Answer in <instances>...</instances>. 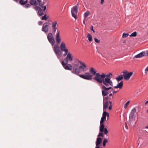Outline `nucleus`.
<instances>
[{"instance_id": "nucleus-1", "label": "nucleus", "mask_w": 148, "mask_h": 148, "mask_svg": "<svg viewBox=\"0 0 148 148\" xmlns=\"http://www.w3.org/2000/svg\"><path fill=\"white\" fill-rule=\"evenodd\" d=\"M90 74L91 76V79L89 80H91L92 79L95 80L98 83L101 84L103 83L105 86V82L104 76L102 73L101 74H100L99 73H96V70L93 68L91 67L89 71Z\"/></svg>"}, {"instance_id": "nucleus-2", "label": "nucleus", "mask_w": 148, "mask_h": 148, "mask_svg": "<svg viewBox=\"0 0 148 148\" xmlns=\"http://www.w3.org/2000/svg\"><path fill=\"white\" fill-rule=\"evenodd\" d=\"M79 65L78 64H74L73 65V71L71 72L73 74L78 75L80 77L86 80L91 79L92 77L89 72H86L84 75H79L78 73L80 72L79 70Z\"/></svg>"}, {"instance_id": "nucleus-3", "label": "nucleus", "mask_w": 148, "mask_h": 148, "mask_svg": "<svg viewBox=\"0 0 148 148\" xmlns=\"http://www.w3.org/2000/svg\"><path fill=\"white\" fill-rule=\"evenodd\" d=\"M107 112L106 111H104L102 115V117L101 118L100 121V126L99 127V130L101 132H104L105 134L106 135L108 133L107 129L104 128L105 125L103 124L104 121L106 119Z\"/></svg>"}, {"instance_id": "nucleus-4", "label": "nucleus", "mask_w": 148, "mask_h": 148, "mask_svg": "<svg viewBox=\"0 0 148 148\" xmlns=\"http://www.w3.org/2000/svg\"><path fill=\"white\" fill-rule=\"evenodd\" d=\"M45 3H43L42 6H34L33 7L36 11H38V14L39 16H42L43 15L46 9V6L45 5Z\"/></svg>"}, {"instance_id": "nucleus-5", "label": "nucleus", "mask_w": 148, "mask_h": 148, "mask_svg": "<svg viewBox=\"0 0 148 148\" xmlns=\"http://www.w3.org/2000/svg\"><path fill=\"white\" fill-rule=\"evenodd\" d=\"M103 76H104V80L105 83V86L106 87L109 86V85L112 86L113 83L111 80L110 79V76H112V74L111 73H109L108 74L105 75V73H103Z\"/></svg>"}, {"instance_id": "nucleus-6", "label": "nucleus", "mask_w": 148, "mask_h": 148, "mask_svg": "<svg viewBox=\"0 0 148 148\" xmlns=\"http://www.w3.org/2000/svg\"><path fill=\"white\" fill-rule=\"evenodd\" d=\"M73 57L72 54L70 52H69L68 55L64 59V60L61 62L62 65H66L68 63L69 61L71 62L73 60Z\"/></svg>"}, {"instance_id": "nucleus-7", "label": "nucleus", "mask_w": 148, "mask_h": 148, "mask_svg": "<svg viewBox=\"0 0 148 148\" xmlns=\"http://www.w3.org/2000/svg\"><path fill=\"white\" fill-rule=\"evenodd\" d=\"M53 51L58 58L60 59V57L62 56V53L59 49L58 45L56 44L54 45Z\"/></svg>"}, {"instance_id": "nucleus-8", "label": "nucleus", "mask_w": 148, "mask_h": 148, "mask_svg": "<svg viewBox=\"0 0 148 148\" xmlns=\"http://www.w3.org/2000/svg\"><path fill=\"white\" fill-rule=\"evenodd\" d=\"M48 40L52 46H53L55 43V39L53 37L52 34L49 33L47 36Z\"/></svg>"}, {"instance_id": "nucleus-9", "label": "nucleus", "mask_w": 148, "mask_h": 148, "mask_svg": "<svg viewBox=\"0 0 148 148\" xmlns=\"http://www.w3.org/2000/svg\"><path fill=\"white\" fill-rule=\"evenodd\" d=\"M124 78L125 80H128L133 74L132 72L129 73L127 70H124L123 72Z\"/></svg>"}, {"instance_id": "nucleus-10", "label": "nucleus", "mask_w": 148, "mask_h": 148, "mask_svg": "<svg viewBox=\"0 0 148 148\" xmlns=\"http://www.w3.org/2000/svg\"><path fill=\"white\" fill-rule=\"evenodd\" d=\"M71 13L72 16L75 19L77 18V14L78 12V8L77 6H74L71 9Z\"/></svg>"}, {"instance_id": "nucleus-11", "label": "nucleus", "mask_w": 148, "mask_h": 148, "mask_svg": "<svg viewBox=\"0 0 148 148\" xmlns=\"http://www.w3.org/2000/svg\"><path fill=\"white\" fill-rule=\"evenodd\" d=\"M49 24L47 22L44 23L42 28V31L45 33H47L49 29Z\"/></svg>"}, {"instance_id": "nucleus-12", "label": "nucleus", "mask_w": 148, "mask_h": 148, "mask_svg": "<svg viewBox=\"0 0 148 148\" xmlns=\"http://www.w3.org/2000/svg\"><path fill=\"white\" fill-rule=\"evenodd\" d=\"M60 31L59 30H58L57 31L56 36V42L58 44H60L61 40V39L60 35Z\"/></svg>"}, {"instance_id": "nucleus-13", "label": "nucleus", "mask_w": 148, "mask_h": 148, "mask_svg": "<svg viewBox=\"0 0 148 148\" xmlns=\"http://www.w3.org/2000/svg\"><path fill=\"white\" fill-rule=\"evenodd\" d=\"M79 62L82 65L79 66V71L81 70L82 71L84 72L85 71L84 69L86 67V65L83 62L79 61Z\"/></svg>"}, {"instance_id": "nucleus-14", "label": "nucleus", "mask_w": 148, "mask_h": 148, "mask_svg": "<svg viewBox=\"0 0 148 148\" xmlns=\"http://www.w3.org/2000/svg\"><path fill=\"white\" fill-rule=\"evenodd\" d=\"M57 24V21H55L52 23V32L53 34L55 33L56 31Z\"/></svg>"}, {"instance_id": "nucleus-15", "label": "nucleus", "mask_w": 148, "mask_h": 148, "mask_svg": "<svg viewBox=\"0 0 148 148\" xmlns=\"http://www.w3.org/2000/svg\"><path fill=\"white\" fill-rule=\"evenodd\" d=\"M29 3H30L31 5L33 6H37L38 5L39 6H42L43 5L42 3H40V4L36 0H31V1L29 2Z\"/></svg>"}, {"instance_id": "nucleus-16", "label": "nucleus", "mask_w": 148, "mask_h": 148, "mask_svg": "<svg viewBox=\"0 0 148 148\" xmlns=\"http://www.w3.org/2000/svg\"><path fill=\"white\" fill-rule=\"evenodd\" d=\"M60 48L61 50L63 51L68 50V49L66 47L65 44L64 42H62L61 43L60 46Z\"/></svg>"}, {"instance_id": "nucleus-17", "label": "nucleus", "mask_w": 148, "mask_h": 148, "mask_svg": "<svg viewBox=\"0 0 148 148\" xmlns=\"http://www.w3.org/2000/svg\"><path fill=\"white\" fill-rule=\"evenodd\" d=\"M145 51H143L140 52V53L136 55L135 57L136 58H140L143 56H146L145 55Z\"/></svg>"}, {"instance_id": "nucleus-18", "label": "nucleus", "mask_w": 148, "mask_h": 148, "mask_svg": "<svg viewBox=\"0 0 148 148\" xmlns=\"http://www.w3.org/2000/svg\"><path fill=\"white\" fill-rule=\"evenodd\" d=\"M65 69L67 70H71L72 69V66L70 64H67L66 65H62Z\"/></svg>"}, {"instance_id": "nucleus-19", "label": "nucleus", "mask_w": 148, "mask_h": 148, "mask_svg": "<svg viewBox=\"0 0 148 148\" xmlns=\"http://www.w3.org/2000/svg\"><path fill=\"white\" fill-rule=\"evenodd\" d=\"M102 138L100 137H98L97 139L96 143V145L97 146H99L102 142Z\"/></svg>"}, {"instance_id": "nucleus-20", "label": "nucleus", "mask_w": 148, "mask_h": 148, "mask_svg": "<svg viewBox=\"0 0 148 148\" xmlns=\"http://www.w3.org/2000/svg\"><path fill=\"white\" fill-rule=\"evenodd\" d=\"M123 86V81H121L120 83H119L116 86H114V88H119L120 89H121L122 88Z\"/></svg>"}, {"instance_id": "nucleus-21", "label": "nucleus", "mask_w": 148, "mask_h": 148, "mask_svg": "<svg viewBox=\"0 0 148 148\" xmlns=\"http://www.w3.org/2000/svg\"><path fill=\"white\" fill-rule=\"evenodd\" d=\"M108 101H106V102L103 101V111L105 110L108 106Z\"/></svg>"}, {"instance_id": "nucleus-22", "label": "nucleus", "mask_w": 148, "mask_h": 148, "mask_svg": "<svg viewBox=\"0 0 148 148\" xmlns=\"http://www.w3.org/2000/svg\"><path fill=\"white\" fill-rule=\"evenodd\" d=\"M24 0H20L19 1V3L20 4L22 5H25L28 2V0H26L24 1Z\"/></svg>"}, {"instance_id": "nucleus-23", "label": "nucleus", "mask_w": 148, "mask_h": 148, "mask_svg": "<svg viewBox=\"0 0 148 148\" xmlns=\"http://www.w3.org/2000/svg\"><path fill=\"white\" fill-rule=\"evenodd\" d=\"M108 94V92L104 90H102V94L103 97L106 96Z\"/></svg>"}, {"instance_id": "nucleus-24", "label": "nucleus", "mask_w": 148, "mask_h": 148, "mask_svg": "<svg viewBox=\"0 0 148 148\" xmlns=\"http://www.w3.org/2000/svg\"><path fill=\"white\" fill-rule=\"evenodd\" d=\"M123 77V75H121L116 78V80L118 82H119L121 80Z\"/></svg>"}, {"instance_id": "nucleus-25", "label": "nucleus", "mask_w": 148, "mask_h": 148, "mask_svg": "<svg viewBox=\"0 0 148 148\" xmlns=\"http://www.w3.org/2000/svg\"><path fill=\"white\" fill-rule=\"evenodd\" d=\"M40 4V3L41 4V3H46L47 0H43V1H42L41 0H36Z\"/></svg>"}, {"instance_id": "nucleus-26", "label": "nucleus", "mask_w": 148, "mask_h": 148, "mask_svg": "<svg viewBox=\"0 0 148 148\" xmlns=\"http://www.w3.org/2000/svg\"><path fill=\"white\" fill-rule=\"evenodd\" d=\"M106 86L104 85H102L101 87L102 90H105L108 91L109 90L108 87H106Z\"/></svg>"}, {"instance_id": "nucleus-27", "label": "nucleus", "mask_w": 148, "mask_h": 148, "mask_svg": "<svg viewBox=\"0 0 148 148\" xmlns=\"http://www.w3.org/2000/svg\"><path fill=\"white\" fill-rule=\"evenodd\" d=\"M48 18V17L47 16L46 14H45L44 15V16H42L41 18L42 20H45L46 21Z\"/></svg>"}, {"instance_id": "nucleus-28", "label": "nucleus", "mask_w": 148, "mask_h": 148, "mask_svg": "<svg viewBox=\"0 0 148 148\" xmlns=\"http://www.w3.org/2000/svg\"><path fill=\"white\" fill-rule=\"evenodd\" d=\"M87 38H88L89 41L91 42L92 40V36L91 34H88L87 36Z\"/></svg>"}, {"instance_id": "nucleus-29", "label": "nucleus", "mask_w": 148, "mask_h": 148, "mask_svg": "<svg viewBox=\"0 0 148 148\" xmlns=\"http://www.w3.org/2000/svg\"><path fill=\"white\" fill-rule=\"evenodd\" d=\"M108 139L107 138H104L103 141V146L105 147L106 145V143L108 142Z\"/></svg>"}, {"instance_id": "nucleus-30", "label": "nucleus", "mask_w": 148, "mask_h": 148, "mask_svg": "<svg viewBox=\"0 0 148 148\" xmlns=\"http://www.w3.org/2000/svg\"><path fill=\"white\" fill-rule=\"evenodd\" d=\"M90 12L89 11H87L84 14V18H86L89 14Z\"/></svg>"}, {"instance_id": "nucleus-31", "label": "nucleus", "mask_w": 148, "mask_h": 148, "mask_svg": "<svg viewBox=\"0 0 148 148\" xmlns=\"http://www.w3.org/2000/svg\"><path fill=\"white\" fill-rule=\"evenodd\" d=\"M32 5L31 4H26L25 5L24 7L26 8H30L31 7Z\"/></svg>"}, {"instance_id": "nucleus-32", "label": "nucleus", "mask_w": 148, "mask_h": 148, "mask_svg": "<svg viewBox=\"0 0 148 148\" xmlns=\"http://www.w3.org/2000/svg\"><path fill=\"white\" fill-rule=\"evenodd\" d=\"M137 33L136 32H135L132 34L130 35V37H135L136 36Z\"/></svg>"}, {"instance_id": "nucleus-33", "label": "nucleus", "mask_w": 148, "mask_h": 148, "mask_svg": "<svg viewBox=\"0 0 148 148\" xmlns=\"http://www.w3.org/2000/svg\"><path fill=\"white\" fill-rule=\"evenodd\" d=\"M129 34L127 33H123V34L122 37L123 38H126L127 37Z\"/></svg>"}, {"instance_id": "nucleus-34", "label": "nucleus", "mask_w": 148, "mask_h": 148, "mask_svg": "<svg viewBox=\"0 0 148 148\" xmlns=\"http://www.w3.org/2000/svg\"><path fill=\"white\" fill-rule=\"evenodd\" d=\"M134 115V114L131 113L130 112V115H129V118L130 119H133V116Z\"/></svg>"}, {"instance_id": "nucleus-35", "label": "nucleus", "mask_w": 148, "mask_h": 148, "mask_svg": "<svg viewBox=\"0 0 148 148\" xmlns=\"http://www.w3.org/2000/svg\"><path fill=\"white\" fill-rule=\"evenodd\" d=\"M103 132H99V134L97 136L98 137H103V134L102 133Z\"/></svg>"}, {"instance_id": "nucleus-36", "label": "nucleus", "mask_w": 148, "mask_h": 148, "mask_svg": "<svg viewBox=\"0 0 148 148\" xmlns=\"http://www.w3.org/2000/svg\"><path fill=\"white\" fill-rule=\"evenodd\" d=\"M130 103V101H128L124 105V108H127V106Z\"/></svg>"}, {"instance_id": "nucleus-37", "label": "nucleus", "mask_w": 148, "mask_h": 148, "mask_svg": "<svg viewBox=\"0 0 148 148\" xmlns=\"http://www.w3.org/2000/svg\"><path fill=\"white\" fill-rule=\"evenodd\" d=\"M103 99V101L105 102V101H107L108 100H109V97L107 96L105 98H104V97Z\"/></svg>"}, {"instance_id": "nucleus-38", "label": "nucleus", "mask_w": 148, "mask_h": 148, "mask_svg": "<svg viewBox=\"0 0 148 148\" xmlns=\"http://www.w3.org/2000/svg\"><path fill=\"white\" fill-rule=\"evenodd\" d=\"M64 51V53L63 54V56H64L65 57L66 55L67 56V55H68V53H69L68 52V50H66V51Z\"/></svg>"}, {"instance_id": "nucleus-39", "label": "nucleus", "mask_w": 148, "mask_h": 148, "mask_svg": "<svg viewBox=\"0 0 148 148\" xmlns=\"http://www.w3.org/2000/svg\"><path fill=\"white\" fill-rule=\"evenodd\" d=\"M136 110L135 108H133L131 110V112L134 114V113L136 112Z\"/></svg>"}, {"instance_id": "nucleus-40", "label": "nucleus", "mask_w": 148, "mask_h": 148, "mask_svg": "<svg viewBox=\"0 0 148 148\" xmlns=\"http://www.w3.org/2000/svg\"><path fill=\"white\" fill-rule=\"evenodd\" d=\"M94 40L97 43H99L100 42V41L99 40H98L96 38H94Z\"/></svg>"}, {"instance_id": "nucleus-41", "label": "nucleus", "mask_w": 148, "mask_h": 148, "mask_svg": "<svg viewBox=\"0 0 148 148\" xmlns=\"http://www.w3.org/2000/svg\"><path fill=\"white\" fill-rule=\"evenodd\" d=\"M93 26H92L90 28V29L92 30L93 32H95V31L93 29Z\"/></svg>"}, {"instance_id": "nucleus-42", "label": "nucleus", "mask_w": 148, "mask_h": 148, "mask_svg": "<svg viewBox=\"0 0 148 148\" xmlns=\"http://www.w3.org/2000/svg\"><path fill=\"white\" fill-rule=\"evenodd\" d=\"M148 71V66L145 69V73H146Z\"/></svg>"}, {"instance_id": "nucleus-43", "label": "nucleus", "mask_w": 148, "mask_h": 148, "mask_svg": "<svg viewBox=\"0 0 148 148\" xmlns=\"http://www.w3.org/2000/svg\"><path fill=\"white\" fill-rule=\"evenodd\" d=\"M112 108V105H110L108 108V109L109 110H111Z\"/></svg>"}, {"instance_id": "nucleus-44", "label": "nucleus", "mask_w": 148, "mask_h": 148, "mask_svg": "<svg viewBox=\"0 0 148 148\" xmlns=\"http://www.w3.org/2000/svg\"><path fill=\"white\" fill-rule=\"evenodd\" d=\"M42 23V21H39L38 22V24L39 25H41Z\"/></svg>"}, {"instance_id": "nucleus-45", "label": "nucleus", "mask_w": 148, "mask_h": 148, "mask_svg": "<svg viewBox=\"0 0 148 148\" xmlns=\"http://www.w3.org/2000/svg\"><path fill=\"white\" fill-rule=\"evenodd\" d=\"M112 92L113 94H114V93H116L117 92V91H115L114 90H113V89H112Z\"/></svg>"}, {"instance_id": "nucleus-46", "label": "nucleus", "mask_w": 148, "mask_h": 148, "mask_svg": "<svg viewBox=\"0 0 148 148\" xmlns=\"http://www.w3.org/2000/svg\"><path fill=\"white\" fill-rule=\"evenodd\" d=\"M113 94H112V93H110L109 95V96L108 97H111V96H112V95H113Z\"/></svg>"}, {"instance_id": "nucleus-47", "label": "nucleus", "mask_w": 148, "mask_h": 148, "mask_svg": "<svg viewBox=\"0 0 148 148\" xmlns=\"http://www.w3.org/2000/svg\"><path fill=\"white\" fill-rule=\"evenodd\" d=\"M104 2V0H101V4H102Z\"/></svg>"}, {"instance_id": "nucleus-48", "label": "nucleus", "mask_w": 148, "mask_h": 148, "mask_svg": "<svg viewBox=\"0 0 148 148\" xmlns=\"http://www.w3.org/2000/svg\"><path fill=\"white\" fill-rule=\"evenodd\" d=\"M106 116H107L108 118L109 117V114L108 112H107V113H106Z\"/></svg>"}, {"instance_id": "nucleus-49", "label": "nucleus", "mask_w": 148, "mask_h": 148, "mask_svg": "<svg viewBox=\"0 0 148 148\" xmlns=\"http://www.w3.org/2000/svg\"><path fill=\"white\" fill-rule=\"evenodd\" d=\"M13 0L17 3L18 2V0Z\"/></svg>"}, {"instance_id": "nucleus-50", "label": "nucleus", "mask_w": 148, "mask_h": 148, "mask_svg": "<svg viewBox=\"0 0 148 148\" xmlns=\"http://www.w3.org/2000/svg\"><path fill=\"white\" fill-rule=\"evenodd\" d=\"M85 18H84V21H83V23L84 24H85Z\"/></svg>"}, {"instance_id": "nucleus-51", "label": "nucleus", "mask_w": 148, "mask_h": 148, "mask_svg": "<svg viewBox=\"0 0 148 148\" xmlns=\"http://www.w3.org/2000/svg\"><path fill=\"white\" fill-rule=\"evenodd\" d=\"M148 103V100L147 101H146L145 103V104H147Z\"/></svg>"}, {"instance_id": "nucleus-52", "label": "nucleus", "mask_w": 148, "mask_h": 148, "mask_svg": "<svg viewBox=\"0 0 148 148\" xmlns=\"http://www.w3.org/2000/svg\"><path fill=\"white\" fill-rule=\"evenodd\" d=\"M109 103H110V105H112V102L111 101H109Z\"/></svg>"}, {"instance_id": "nucleus-53", "label": "nucleus", "mask_w": 148, "mask_h": 148, "mask_svg": "<svg viewBox=\"0 0 148 148\" xmlns=\"http://www.w3.org/2000/svg\"><path fill=\"white\" fill-rule=\"evenodd\" d=\"M108 88H109V90L112 88V87L111 86L109 87Z\"/></svg>"}, {"instance_id": "nucleus-54", "label": "nucleus", "mask_w": 148, "mask_h": 148, "mask_svg": "<svg viewBox=\"0 0 148 148\" xmlns=\"http://www.w3.org/2000/svg\"><path fill=\"white\" fill-rule=\"evenodd\" d=\"M95 148H99V146H96Z\"/></svg>"}, {"instance_id": "nucleus-55", "label": "nucleus", "mask_w": 148, "mask_h": 148, "mask_svg": "<svg viewBox=\"0 0 148 148\" xmlns=\"http://www.w3.org/2000/svg\"><path fill=\"white\" fill-rule=\"evenodd\" d=\"M147 55L148 56V51H147Z\"/></svg>"}, {"instance_id": "nucleus-56", "label": "nucleus", "mask_w": 148, "mask_h": 148, "mask_svg": "<svg viewBox=\"0 0 148 148\" xmlns=\"http://www.w3.org/2000/svg\"><path fill=\"white\" fill-rule=\"evenodd\" d=\"M146 112L147 113H148V110H147Z\"/></svg>"}, {"instance_id": "nucleus-57", "label": "nucleus", "mask_w": 148, "mask_h": 148, "mask_svg": "<svg viewBox=\"0 0 148 148\" xmlns=\"http://www.w3.org/2000/svg\"><path fill=\"white\" fill-rule=\"evenodd\" d=\"M146 128H148V126H147Z\"/></svg>"}, {"instance_id": "nucleus-58", "label": "nucleus", "mask_w": 148, "mask_h": 148, "mask_svg": "<svg viewBox=\"0 0 148 148\" xmlns=\"http://www.w3.org/2000/svg\"><path fill=\"white\" fill-rule=\"evenodd\" d=\"M111 99V98L109 97V100Z\"/></svg>"}, {"instance_id": "nucleus-59", "label": "nucleus", "mask_w": 148, "mask_h": 148, "mask_svg": "<svg viewBox=\"0 0 148 148\" xmlns=\"http://www.w3.org/2000/svg\"><path fill=\"white\" fill-rule=\"evenodd\" d=\"M78 5V4L77 3V5Z\"/></svg>"}, {"instance_id": "nucleus-60", "label": "nucleus", "mask_w": 148, "mask_h": 148, "mask_svg": "<svg viewBox=\"0 0 148 148\" xmlns=\"http://www.w3.org/2000/svg\"><path fill=\"white\" fill-rule=\"evenodd\" d=\"M112 98H113V96H112Z\"/></svg>"}]
</instances>
